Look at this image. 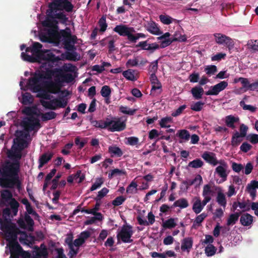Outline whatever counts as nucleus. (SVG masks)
I'll use <instances>...</instances> for the list:
<instances>
[{
  "instance_id": "obj_1",
  "label": "nucleus",
  "mask_w": 258,
  "mask_h": 258,
  "mask_svg": "<svg viewBox=\"0 0 258 258\" xmlns=\"http://www.w3.org/2000/svg\"><path fill=\"white\" fill-rule=\"evenodd\" d=\"M0 208H4L2 218H0L1 229L4 233L5 239L8 242L11 256L19 258L23 250L17 241L18 234L21 233L12 219L17 215L20 207L19 203L13 198V194L8 189L0 191Z\"/></svg>"
},
{
  "instance_id": "obj_2",
  "label": "nucleus",
  "mask_w": 258,
  "mask_h": 258,
  "mask_svg": "<svg viewBox=\"0 0 258 258\" xmlns=\"http://www.w3.org/2000/svg\"><path fill=\"white\" fill-rule=\"evenodd\" d=\"M22 150L12 148L8 157L12 161L6 160L0 167V186L5 189L16 188L19 192L22 190V182L19 177Z\"/></svg>"
},
{
  "instance_id": "obj_3",
  "label": "nucleus",
  "mask_w": 258,
  "mask_h": 258,
  "mask_svg": "<svg viewBox=\"0 0 258 258\" xmlns=\"http://www.w3.org/2000/svg\"><path fill=\"white\" fill-rule=\"evenodd\" d=\"M26 213L24 215V219L19 218L17 221L19 226L24 229H27L29 231H33L34 222L29 215L34 216L35 219L39 218V215L34 210L31 204L25 207Z\"/></svg>"
},
{
  "instance_id": "obj_4",
  "label": "nucleus",
  "mask_w": 258,
  "mask_h": 258,
  "mask_svg": "<svg viewBox=\"0 0 258 258\" xmlns=\"http://www.w3.org/2000/svg\"><path fill=\"white\" fill-rule=\"evenodd\" d=\"M32 46V55H29L24 52L21 53V57L25 61L30 62H37L38 58L42 53L43 50L42 49V45L39 42H35L33 43Z\"/></svg>"
},
{
  "instance_id": "obj_5",
  "label": "nucleus",
  "mask_w": 258,
  "mask_h": 258,
  "mask_svg": "<svg viewBox=\"0 0 258 258\" xmlns=\"http://www.w3.org/2000/svg\"><path fill=\"white\" fill-rule=\"evenodd\" d=\"M62 39L61 42L64 48L69 51H73L75 49V44L77 43V37L72 35L70 30H62Z\"/></svg>"
},
{
  "instance_id": "obj_6",
  "label": "nucleus",
  "mask_w": 258,
  "mask_h": 258,
  "mask_svg": "<svg viewBox=\"0 0 258 258\" xmlns=\"http://www.w3.org/2000/svg\"><path fill=\"white\" fill-rule=\"evenodd\" d=\"M132 229L133 227L130 225H123L116 235L118 243L119 242V240L124 243H132L133 240L131 237L134 233Z\"/></svg>"
},
{
  "instance_id": "obj_7",
  "label": "nucleus",
  "mask_w": 258,
  "mask_h": 258,
  "mask_svg": "<svg viewBox=\"0 0 258 258\" xmlns=\"http://www.w3.org/2000/svg\"><path fill=\"white\" fill-rule=\"evenodd\" d=\"M60 58L58 56H56L54 54L49 50H43L42 53L38 58V62H40L42 60L45 61V64L50 67H53L56 64Z\"/></svg>"
},
{
  "instance_id": "obj_8",
  "label": "nucleus",
  "mask_w": 258,
  "mask_h": 258,
  "mask_svg": "<svg viewBox=\"0 0 258 258\" xmlns=\"http://www.w3.org/2000/svg\"><path fill=\"white\" fill-rule=\"evenodd\" d=\"M50 8L53 10L60 8L61 10H65L67 13H72L74 6L69 0H53L50 3Z\"/></svg>"
},
{
  "instance_id": "obj_9",
  "label": "nucleus",
  "mask_w": 258,
  "mask_h": 258,
  "mask_svg": "<svg viewBox=\"0 0 258 258\" xmlns=\"http://www.w3.org/2000/svg\"><path fill=\"white\" fill-rule=\"evenodd\" d=\"M44 79L43 74L35 73L34 76L29 79L28 85L32 88L34 92H39L42 90V86L40 83Z\"/></svg>"
},
{
  "instance_id": "obj_10",
  "label": "nucleus",
  "mask_w": 258,
  "mask_h": 258,
  "mask_svg": "<svg viewBox=\"0 0 258 258\" xmlns=\"http://www.w3.org/2000/svg\"><path fill=\"white\" fill-rule=\"evenodd\" d=\"M17 138L14 139V145L12 148L23 150L26 147V141L23 138H27L28 133L24 134L23 131H17Z\"/></svg>"
},
{
  "instance_id": "obj_11",
  "label": "nucleus",
  "mask_w": 258,
  "mask_h": 258,
  "mask_svg": "<svg viewBox=\"0 0 258 258\" xmlns=\"http://www.w3.org/2000/svg\"><path fill=\"white\" fill-rule=\"evenodd\" d=\"M113 31L120 36H127L129 41L131 40L132 33L135 32L133 27H129L125 25L122 24L116 25L113 29Z\"/></svg>"
},
{
  "instance_id": "obj_12",
  "label": "nucleus",
  "mask_w": 258,
  "mask_h": 258,
  "mask_svg": "<svg viewBox=\"0 0 258 258\" xmlns=\"http://www.w3.org/2000/svg\"><path fill=\"white\" fill-rule=\"evenodd\" d=\"M57 11H64V9H60V8H58L56 9H52L50 8V3L48 5V10L47 11V16L48 17H50L52 19L56 18L61 21L62 23H66L68 20V18L67 17L66 15L63 12H60L56 13Z\"/></svg>"
},
{
  "instance_id": "obj_13",
  "label": "nucleus",
  "mask_w": 258,
  "mask_h": 258,
  "mask_svg": "<svg viewBox=\"0 0 258 258\" xmlns=\"http://www.w3.org/2000/svg\"><path fill=\"white\" fill-rule=\"evenodd\" d=\"M22 124L25 130L28 131L34 130L36 126H40L39 120L34 116H29L25 118L22 121Z\"/></svg>"
},
{
  "instance_id": "obj_14",
  "label": "nucleus",
  "mask_w": 258,
  "mask_h": 258,
  "mask_svg": "<svg viewBox=\"0 0 258 258\" xmlns=\"http://www.w3.org/2000/svg\"><path fill=\"white\" fill-rule=\"evenodd\" d=\"M48 35H49L51 43L58 45L60 44V42H61L62 39V36H61L62 30L60 32H58L57 30V26L49 29L48 30Z\"/></svg>"
},
{
  "instance_id": "obj_15",
  "label": "nucleus",
  "mask_w": 258,
  "mask_h": 258,
  "mask_svg": "<svg viewBox=\"0 0 258 258\" xmlns=\"http://www.w3.org/2000/svg\"><path fill=\"white\" fill-rule=\"evenodd\" d=\"M214 36L215 41L218 44L224 45L228 48L232 47L234 45L232 39L225 35L221 33H215L214 34Z\"/></svg>"
},
{
  "instance_id": "obj_16",
  "label": "nucleus",
  "mask_w": 258,
  "mask_h": 258,
  "mask_svg": "<svg viewBox=\"0 0 258 258\" xmlns=\"http://www.w3.org/2000/svg\"><path fill=\"white\" fill-rule=\"evenodd\" d=\"M218 164L220 165L216 168L215 173H217L218 176L222 178L223 181H225L227 180V176L229 173V172H227L228 168V164L223 160H220Z\"/></svg>"
},
{
  "instance_id": "obj_17",
  "label": "nucleus",
  "mask_w": 258,
  "mask_h": 258,
  "mask_svg": "<svg viewBox=\"0 0 258 258\" xmlns=\"http://www.w3.org/2000/svg\"><path fill=\"white\" fill-rule=\"evenodd\" d=\"M45 89L48 92L52 94H56L60 91L61 84L59 79H55V82H46L44 84Z\"/></svg>"
},
{
  "instance_id": "obj_18",
  "label": "nucleus",
  "mask_w": 258,
  "mask_h": 258,
  "mask_svg": "<svg viewBox=\"0 0 258 258\" xmlns=\"http://www.w3.org/2000/svg\"><path fill=\"white\" fill-rule=\"evenodd\" d=\"M108 122H110V125L109 126L108 130L110 132H120L123 131L126 127V124L124 121H121L120 118H116V120H109Z\"/></svg>"
},
{
  "instance_id": "obj_19",
  "label": "nucleus",
  "mask_w": 258,
  "mask_h": 258,
  "mask_svg": "<svg viewBox=\"0 0 258 258\" xmlns=\"http://www.w3.org/2000/svg\"><path fill=\"white\" fill-rule=\"evenodd\" d=\"M136 47H140L141 49L150 51V53H153L155 50L159 48V45L156 43H148V40L140 42L136 45Z\"/></svg>"
},
{
  "instance_id": "obj_20",
  "label": "nucleus",
  "mask_w": 258,
  "mask_h": 258,
  "mask_svg": "<svg viewBox=\"0 0 258 258\" xmlns=\"http://www.w3.org/2000/svg\"><path fill=\"white\" fill-rule=\"evenodd\" d=\"M202 157L208 163L216 166L219 161L216 157L215 154L213 152L206 151L202 155Z\"/></svg>"
},
{
  "instance_id": "obj_21",
  "label": "nucleus",
  "mask_w": 258,
  "mask_h": 258,
  "mask_svg": "<svg viewBox=\"0 0 258 258\" xmlns=\"http://www.w3.org/2000/svg\"><path fill=\"white\" fill-rule=\"evenodd\" d=\"M53 156V153L51 152H47L42 154L39 158L38 168L40 169L45 164H47Z\"/></svg>"
},
{
  "instance_id": "obj_22",
  "label": "nucleus",
  "mask_w": 258,
  "mask_h": 258,
  "mask_svg": "<svg viewBox=\"0 0 258 258\" xmlns=\"http://www.w3.org/2000/svg\"><path fill=\"white\" fill-rule=\"evenodd\" d=\"M56 78H60L61 80H59L60 83L65 82L70 83L74 80V78L72 74L63 73L62 70L61 69V72L58 74L55 75Z\"/></svg>"
},
{
  "instance_id": "obj_23",
  "label": "nucleus",
  "mask_w": 258,
  "mask_h": 258,
  "mask_svg": "<svg viewBox=\"0 0 258 258\" xmlns=\"http://www.w3.org/2000/svg\"><path fill=\"white\" fill-rule=\"evenodd\" d=\"M193 240L191 237H186L184 238L181 242V249L182 251H187L189 252L192 248Z\"/></svg>"
},
{
  "instance_id": "obj_24",
  "label": "nucleus",
  "mask_w": 258,
  "mask_h": 258,
  "mask_svg": "<svg viewBox=\"0 0 258 258\" xmlns=\"http://www.w3.org/2000/svg\"><path fill=\"white\" fill-rule=\"evenodd\" d=\"M204 93V89L201 86H197L191 89L193 97L197 100L201 99Z\"/></svg>"
},
{
  "instance_id": "obj_25",
  "label": "nucleus",
  "mask_w": 258,
  "mask_h": 258,
  "mask_svg": "<svg viewBox=\"0 0 258 258\" xmlns=\"http://www.w3.org/2000/svg\"><path fill=\"white\" fill-rule=\"evenodd\" d=\"M240 222L243 226H248L250 225L253 222V217L249 214H244L241 216Z\"/></svg>"
},
{
  "instance_id": "obj_26",
  "label": "nucleus",
  "mask_w": 258,
  "mask_h": 258,
  "mask_svg": "<svg viewBox=\"0 0 258 258\" xmlns=\"http://www.w3.org/2000/svg\"><path fill=\"white\" fill-rule=\"evenodd\" d=\"M239 120V117H235L232 115H228L225 117L226 125L228 127H230L232 129H234L235 128V125H234V123L238 122Z\"/></svg>"
},
{
  "instance_id": "obj_27",
  "label": "nucleus",
  "mask_w": 258,
  "mask_h": 258,
  "mask_svg": "<svg viewBox=\"0 0 258 258\" xmlns=\"http://www.w3.org/2000/svg\"><path fill=\"white\" fill-rule=\"evenodd\" d=\"M91 124L95 127L104 129L109 127L110 125V122H108V119L106 120H91Z\"/></svg>"
},
{
  "instance_id": "obj_28",
  "label": "nucleus",
  "mask_w": 258,
  "mask_h": 258,
  "mask_svg": "<svg viewBox=\"0 0 258 258\" xmlns=\"http://www.w3.org/2000/svg\"><path fill=\"white\" fill-rule=\"evenodd\" d=\"M108 152L111 154V157L114 156L120 157L123 155V152L120 148L116 146H110L108 148Z\"/></svg>"
},
{
  "instance_id": "obj_29",
  "label": "nucleus",
  "mask_w": 258,
  "mask_h": 258,
  "mask_svg": "<svg viewBox=\"0 0 258 258\" xmlns=\"http://www.w3.org/2000/svg\"><path fill=\"white\" fill-rule=\"evenodd\" d=\"M53 105L57 108H64L68 104V101L63 97H59V98H55L52 99Z\"/></svg>"
},
{
  "instance_id": "obj_30",
  "label": "nucleus",
  "mask_w": 258,
  "mask_h": 258,
  "mask_svg": "<svg viewBox=\"0 0 258 258\" xmlns=\"http://www.w3.org/2000/svg\"><path fill=\"white\" fill-rule=\"evenodd\" d=\"M147 30L154 35H159L162 34V32L160 30L157 24L155 22H152L149 24Z\"/></svg>"
},
{
  "instance_id": "obj_31",
  "label": "nucleus",
  "mask_w": 258,
  "mask_h": 258,
  "mask_svg": "<svg viewBox=\"0 0 258 258\" xmlns=\"http://www.w3.org/2000/svg\"><path fill=\"white\" fill-rule=\"evenodd\" d=\"M247 49L252 53L258 51V39H250L248 41L247 43Z\"/></svg>"
},
{
  "instance_id": "obj_32",
  "label": "nucleus",
  "mask_w": 258,
  "mask_h": 258,
  "mask_svg": "<svg viewBox=\"0 0 258 258\" xmlns=\"http://www.w3.org/2000/svg\"><path fill=\"white\" fill-rule=\"evenodd\" d=\"M189 206L187 200L185 198H180L176 201L173 204L172 207H179L181 209L187 208Z\"/></svg>"
},
{
  "instance_id": "obj_33",
  "label": "nucleus",
  "mask_w": 258,
  "mask_h": 258,
  "mask_svg": "<svg viewBox=\"0 0 258 258\" xmlns=\"http://www.w3.org/2000/svg\"><path fill=\"white\" fill-rule=\"evenodd\" d=\"M176 135L184 141H188L190 137L189 132L184 129L178 130Z\"/></svg>"
},
{
  "instance_id": "obj_34",
  "label": "nucleus",
  "mask_w": 258,
  "mask_h": 258,
  "mask_svg": "<svg viewBox=\"0 0 258 258\" xmlns=\"http://www.w3.org/2000/svg\"><path fill=\"white\" fill-rule=\"evenodd\" d=\"M61 72L60 69H54V70L47 69L44 75V79H50L52 76H55V75L58 74Z\"/></svg>"
},
{
  "instance_id": "obj_35",
  "label": "nucleus",
  "mask_w": 258,
  "mask_h": 258,
  "mask_svg": "<svg viewBox=\"0 0 258 258\" xmlns=\"http://www.w3.org/2000/svg\"><path fill=\"white\" fill-rule=\"evenodd\" d=\"M242 137L239 136V132H236L232 136L231 138V144L233 147H236L242 142Z\"/></svg>"
},
{
  "instance_id": "obj_36",
  "label": "nucleus",
  "mask_w": 258,
  "mask_h": 258,
  "mask_svg": "<svg viewBox=\"0 0 258 258\" xmlns=\"http://www.w3.org/2000/svg\"><path fill=\"white\" fill-rule=\"evenodd\" d=\"M216 201L219 205L223 207L224 208H225L227 204V201L225 196L223 193L221 191H219L218 192Z\"/></svg>"
},
{
  "instance_id": "obj_37",
  "label": "nucleus",
  "mask_w": 258,
  "mask_h": 258,
  "mask_svg": "<svg viewBox=\"0 0 258 258\" xmlns=\"http://www.w3.org/2000/svg\"><path fill=\"white\" fill-rule=\"evenodd\" d=\"M56 116V113L53 111H49L44 113H41V118L42 121H46L54 119Z\"/></svg>"
},
{
  "instance_id": "obj_38",
  "label": "nucleus",
  "mask_w": 258,
  "mask_h": 258,
  "mask_svg": "<svg viewBox=\"0 0 258 258\" xmlns=\"http://www.w3.org/2000/svg\"><path fill=\"white\" fill-rule=\"evenodd\" d=\"M103 216L101 213H97L96 216L91 217L89 219L87 220L84 224L86 225H91L94 224L97 220H102Z\"/></svg>"
},
{
  "instance_id": "obj_39",
  "label": "nucleus",
  "mask_w": 258,
  "mask_h": 258,
  "mask_svg": "<svg viewBox=\"0 0 258 258\" xmlns=\"http://www.w3.org/2000/svg\"><path fill=\"white\" fill-rule=\"evenodd\" d=\"M33 98L30 93L26 92L22 95V103L24 105H27L32 103Z\"/></svg>"
},
{
  "instance_id": "obj_40",
  "label": "nucleus",
  "mask_w": 258,
  "mask_h": 258,
  "mask_svg": "<svg viewBox=\"0 0 258 258\" xmlns=\"http://www.w3.org/2000/svg\"><path fill=\"white\" fill-rule=\"evenodd\" d=\"M172 121V118L170 116H166L161 118L159 121V125L162 128H168L170 126L168 123Z\"/></svg>"
},
{
  "instance_id": "obj_41",
  "label": "nucleus",
  "mask_w": 258,
  "mask_h": 258,
  "mask_svg": "<svg viewBox=\"0 0 258 258\" xmlns=\"http://www.w3.org/2000/svg\"><path fill=\"white\" fill-rule=\"evenodd\" d=\"M122 75L127 80L135 81L137 80L135 76L134 71L128 69L122 73Z\"/></svg>"
},
{
  "instance_id": "obj_42",
  "label": "nucleus",
  "mask_w": 258,
  "mask_h": 258,
  "mask_svg": "<svg viewBox=\"0 0 258 258\" xmlns=\"http://www.w3.org/2000/svg\"><path fill=\"white\" fill-rule=\"evenodd\" d=\"M217 250V248L212 244H208L205 249V253L208 256L214 255Z\"/></svg>"
},
{
  "instance_id": "obj_43",
  "label": "nucleus",
  "mask_w": 258,
  "mask_h": 258,
  "mask_svg": "<svg viewBox=\"0 0 258 258\" xmlns=\"http://www.w3.org/2000/svg\"><path fill=\"white\" fill-rule=\"evenodd\" d=\"M176 225L175 222V219L170 218V219L165 221L162 224V226L164 228L172 229L174 228Z\"/></svg>"
},
{
  "instance_id": "obj_44",
  "label": "nucleus",
  "mask_w": 258,
  "mask_h": 258,
  "mask_svg": "<svg viewBox=\"0 0 258 258\" xmlns=\"http://www.w3.org/2000/svg\"><path fill=\"white\" fill-rule=\"evenodd\" d=\"M111 91L109 86H103L101 90L100 93L103 97L109 98L111 95Z\"/></svg>"
},
{
  "instance_id": "obj_45",
  "label": "nucleus",
  "mask_w": 258,
  "mask_h": 258,
  "mask_svg": "<svg viewBox=\"0 0 258 258\" xmlns=\"http://www.w3.org/2000/svg\"><path fill=\"white\" fill-rule=\"evenodd\" d=\"M36 108L35 107H26L23 110V113L30 116H33V115L36 114Z\"/></svg>"
},
{
  "instance_id": "obj_46",
  "label": "nucleus",
  "mask_w": 258,
  "mask_h": 258,
  "mask_svg": "<svg viewBox=\"0 0 258 258\" xmlns=\"http://www.w3.org/2000/svg\"><path fill=\"white\" fill-rule=\"evenodd\" d=\"M203 209V207L201 206V201L200 199H198L193 204L192 210L196 214H199Z\"/></svg>"
},
{
  "instance_id": "obj_47",
  "label": "nucleus",
  "mask_w": 258,
  "mask_h": 258,
  "mask_svg": "<svg viewBox=\"0 0 258 258\" xmlns=\"http://www.w3.org/2000/svg\"><path fill=\"white\" fill-rule=\"evenodd\" d=\"M203 164L204 163L201 159H196L190 162L188 164V166L194 168H198L202 167Z\"/></svg>"
},
{
  "instance_id": "obj_48",
  "label": "nucleus",
  "mask_w": 258,
  "mask_h": 258,
  "mask_svg": "<svg viewBox=\"0 0 258 258\" xmlns=\"http://www.w3.org/2000/svg\"><path fill=\"white\" fill-rule=\"evenodd\" d=\"M238 207L242 209V212L249 211L250 209V203L249 200H247V202H238Z\"/></svg>"
},
{
  "instance_id": "obj_49",
  "label": "nucleus",
  "mask_w": 258,
  "mask_h": 258,
  "mask_svg": "<svg viewBox=\"0 0 258 258\" xmlns=\"http://www.w3.org/2000/svg\"><path fill=\"white\" fill-rule=\"evenodd\" d=\"M188 181V187H189L190 186L197 184V185H200L203 181L202 177L200 174H198L196 175L195 178L192 180H189Z\"/></svg>"
},
{
  "instance_id": "obj_50",
  "label": "nucleus",
  "mask_w": 258,
  "mask_h": 258,
  "mask_svg": "<svg viewBox=\"0 0 258 258\" xmlns=\"http://www.w3.org/2000/svg\"><path fill=\"white\" fill-rule=\"evenodd\" d=\"M104 182L102 177L97 178L96 179L95 182L92 184L90 188L91 191H93L100 187Z\"/></svg>"
},
{
  "instance_id": "obj_51",
  "label": "nucleus",
  "mask_w": 258,
  "mask_h": 258,
  "mask_svg": "<svg viewBox=\"0 0 258 258\" xmlns=\"http://www.w3.org/2000/svg\"><path fill=\"white\" fill-rule=\"evenodd\" d=\"M205 71L208 75L211 76L217 72V68L215 65L207 66L205 68Z\"/></svg>"
},
{
  "instance_id": "obj_52",
  "label": "nucleus",
  "mask_w": 258,
  "mask_h": 258,
  "mask_svg": "<svg viewBox=\"0 0 258 258\" xmlns=\"http://www.w3.org/2000/svg\"><path fill=\"white\" fill-rule=\"evenodd\" d=\"M98 24L100 27V31L101 32H105L107 27L105 17L102 16L99 20Z\"/></svg>"
},
{
  "instance_id": "obj_53",
  "label": "nucleus",
  "mask_w": 258,
  "mask_h": 258,
  "mask_svg": "<svg viewBox=\"0 0 258 258\" xmlns=\"http://www.w3.org/2000/svg\"><path fill=\"white\" fill-rule=\"evenodd\" d=\"M204 104V102L198 101L191 105L190 109L193 111H200L203 109Z\"/></svg>"
},
{
  "instance_id": "obj_54",
  "label": "nucleus",
  "mask_w": 258,
  "mask_h": 258,
  "mask_svg": "<svg viewBox=\"0 0 258 258\" xmlns=\"http://www.w3.org/2000/svg\"><path fill=\"white\" fill-rule=\"evenodd\" d=\"M125 200L126 198L123 196H118L112 201V204L115 207L119 206L122 205Z\"/></svg>"
},
{
  "instance_id": "obj_55",
  "label": "nucleus",
  "mask_w": 258,
  "mask_h": 258,
  "mask_svg": "<svg viewBox=\"0 0 258 258\" xmlns=\"http://www.w3.org/2000/svg\"><path fill=\"white\" fill-rule=\"evenodd\" d=\"M176 38L173 39L167 38L164 39L160 42V45L159 46V47H161L162 48H165L170 45L173 42L176 41Z\"/></svg>"
},
{
  "instance_id": "obj_56",
  "label": "nucleus",
  "mask_w": 258,
  "mask_h": 258,
  "mask_svg": "<svg viewBox=\"0 0 258 258\" xmlns=\"http://www.w3.org/2000/svg\"><path fill=\"white\" fill-rule=\"evenodd\" d=\"M126 174V171L124 170H120L119 169H114L111 170L108 174V177L109 178H111L115 175H125Z\"/></svg>"
},
{
  "instance_id": "obj_57",
  "label": "nucleus",
  "mask_w": 258,
  "mask_h": 258,
  "mask_svg": "<svg viewBox=\"0 0 258 258\" xmlns=\"http://www.w3.org/2000/svg\"><path fill=\"white\" fill-rule=\"evenodd\" d=\"M207 214L205 213H203L201 214L200 215L197 216L194 222L193 226L195 224H198V225H200L201 223L204 220V219L207 217Z\"/></svg>"
},
{
  "instance_id": "obj_58",
  "label": "nucleus",
  "mask_w": 258,
  "mask_h": 258,
  "mask_svg": "<svg viewBox=\"0 0 258 258\" xmlns=\"http://www.w3.org/2000/svg\"><path fill=\"white\" fill-rule=\"evenodd\" d=\"M240 106L242 107L243 110H247L250 111L251 112H254L256 111V108L251 105H247L245 104L244 101H241L239 103Z\"/></svg>"
},
{
  "instance_id": "obj_59",
  "label": "nucleus",
  "mask_w": 258,
  "mask_h": 258,
  "mask_svg": "<svg viewBox=\"0 0 258 258\" xmlns=\"http://www.w3.org/2000/svg\"><path fill=\"white\" fill-rule=\"evenodd\" d=\"M213 193L211 186L206 184L203 187V196L204 197H211L210 195Z\"/></svg>"
},
{
  "instance_id": "obj_60",
  "label": "nucleus",
  "mask_w": 258,
  "mask_h": 258,
  "mask_svg": "<svg viewBox=\"0 0 258 258\" xmlns=\"http://www.w3.org/2000/svg\"><path fill=\"white\" fill-rule=\"evenodd\" d=\"M119 111L124 114L133 115L135 113L136 110H132L128 108L127 106H121L119 107Z\"/></svg>"
},
{
  "instance_id": "obj_61",
  "label": "nucleus",
  "mask_w": 258,
  "mask_h": 258,
  "mask_svg": "<svg viewBox=\"0 0 258 258\" xmlns=\"http://www.w3.org/2000/svg\"><path fill=\"white\" fill-rule=\"evenodd\" d=\"M238 220L237 218V216L233 214H231L229 215L227 221V226H229L230 225H234Z\"/></svg>"
},
{
  "instance_id": "obj_62",
  "label": "nucleus",
  "mask_w": 258,
  "mask_h": 258,
  "mask_svg": "<svg viewBox=\"0 0 258 258\" xmlns=\"http://www.w3.org/2000/svg\"><path fill=\"white\" fill-rule=\"evenodd\" d=\"M137 184L134 181H132L126 187V192L128 194H133L137 190Z\"/></svg>"
},
{
  "instance_id": "obj_63",
  "label": "nucleus",
  "mask_w": 258,
  "mask_h": 258,
  "mask_svg": "<svg viewBox=\"0 0 258 258\" xmlns=\"http://www.w3.org/2000/svg\"><path fill=\"white\" fill-rule=\"evenodd\" d=\"M53 19L51 18L50 17H48L47 16V18L42 22V25L44 27H49L50 28H54L56 26H54L53 25Z\"/></svg>"
},
{
  "instance_id": "obj_64",
  "label": "nucleus",
  "mask_w": 258,
  "mask_h": 258,
  "mask_svg": "<svg viewBox=\"0 0 258 258\" xmlns=\"http://www.w3.org/2000/svg\"><path fill=\"white\" fill-rule=\"evenodd\" d=\"M246 139L252 144H257L258 143V135L255 134H249L246 137Z\"/></svg>"
}]
</instances>
